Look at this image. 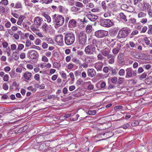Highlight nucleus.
<instances>
[{
	"label": "nucleus",
	"mask_w": 152,
	"mask_h": 152,
	"mask_svg": "<svg viewBox=\"0 0 152 152\" xmlns=\"http://www.w3.org/2000/svg\"><path fill=\"white\" fill-rule=\"evenodd\" d=\"M3 88L4 90H8V86H7V84L5 83H4L3 85Z\"/></svg>",
	"instance_id": "052dcab7"
},
{
	"label": "nucleus",
	"mask_w": 152,
	"mask_h": 152,
	"mask_svg": "<svg viewBox=\"0 0 152 152\" xmlns=\"http://www.w3.org/2000/svg\"><path fill=\"white\" fill-rule=\"evenodd\" d=\"M42 61L44 62H48V59L45 56H43L42 58Z\"/></svg>",
	"instance_id": "13d9d810"
},
{
	"label": "nucleus",
	"mask_w": 152,
	"mask_h": 152,
	"mask_svg": "<svg viewBox=\"0 0 152 152\" xmlns=\"http://www.w3.org/2000/svg\"><path fill=\"white\" fill-rule=\"evenodd\" d=\"M119 15L120 18L124 20L126 22L127 21V20L126 18V16L124 13L121 12L120 14Z\"/></svg>",
	"instance_id": "393cba45"
},
{
	"label": "nucleus",
	"mask_w": 152,
	"mask_h": 152,
	"mask_svg": "<svg viewBox=\"0 0 152 152\" xmlns=\"http://www.w3.org/2000/svg\"><path fill=\"white\" fill-rule=\"evenodd\" d=\"M32 74L28 71L26 72L23 75V77L25 80H30Z\"/></svg>",
	"instance_id": "2eb2a0df"
},
{
	"label": "nucleus",
	"mask_w": 152,
	"mask_h": 152,
	"mask_svg": "<svg viewBox=\"0 0 152 152\" xmlns=\"http://www.w3.org/2000/svg\"><path fill=\"white\" fill-rule=\"evenodd\" d=\"M115 57H113L109 60L108 61V63L109 64H113L114 61H115Z\"/></svg>",
	"instance_id": "a18cd8bd"
},
{
	"label": "nucleus",
	"mask_w": 152,
	"mask_h": 152,
	"mask_svg": "<svg viewBox=\"0 0 152 152\" xmlns=\"http://www.w3.org/2000/svg\"><path fill=\"white\" fill-rule=\"evenodd\" d=\"M41 41L39 39H37L35 40V43L36 45H38L41 43Z\"/></svg>",
	"instance_id": "864d4df0"
},
{
	"label": "nucleus",
	"mask_w": 152,
	"mask_h": 152,
	"mask_svg": "<svg viewBox=\"0 0 152 152\" xmlns=\"http://www.w3.org/2000/svg\"><path fill=\"white\" fill-rule=\"evenodd\" d=\"M125 73V70L123 69H121L118 72L119 75L120 76H123Z\"/></svg>",
	"instance_id": "37998d69"
},
{
	"label": "nucleus",
	"mask_w": 152,
	"mask_h": 152,
	"mask_svg": "<svg viewBox=\"0 0 152 152\" xmlns=\"http://www.w3.org/2000/svg\"><path fill=\"white\" fill-rule=\"evenodd\" d=\"M83 80L81 79L78 80L76 82V84L77 86H79L83 83Z\"/></svg>",
	"instance_id": "09e8293b"
},
{
	"label": "nucleus",
	"mask_w": 152,
	"mask_h": 152,
	"mask_svg": "<svg viewBox=\"0 0 152 152\" xmlns=\"http://www.w3.org/2000/svg\"><path fill=\"white\" fill-rule=\"evenodd\" d=\"M130 126V124L128 123H126L122 126V127L124 129H126L128 128Z\"/></svg>",
	"instance_id": "6e6d98bb"
},
{
	"label": "nucleus",
	"mask_w": 152,
	"mask_h": 152,
	"mask_svg": "<svg viewBox=\"0 0 152 152\" xmlns=\"http://www.w3.org/2000/svg\"><path fill=\"white\" fill-rule=\"evenodd\" d=\"M8 77H9V76L8 75L6 74L3 77V80L5 81H7L8 80Z\"/></svg>",
	"instance_id": "4d7b16f0"
},
{
	"label": "nucleus",
	"mask_w": 152,
	"mask_h": 152,
	"mask_svg": "<svg viewBox=\"0 0 152 152\" xmlns=\"http://www.w3.org/2000/svg\"><path fill=\"white\" fill-rule=\"evenodd\" d=\"M45 40L47 41L48 43H53V39L50 38H46L45 39Z\"/></svg>",
	"instance_id": "ea45409f"
},
{
	"label": "nucleus",
	"mask_w": 152,
	"mask_h": 152,
	"mask_svg": "<svg viewBox=\"0 0 152 152\" xmlns=\"http://www.w3.org/2000/svg\"><path fill=\"white\" fill-rule=\"evenodd\" d=\"M34 79L37 81H39L40 79V76L38 74H36L34 76Z\"/></svg>",
	"instance_id": "5fc2aeb1"
},
{
	"label": "nucleus",
	"mask_w": 152,
	"mask_h": 152,
	"mask_svg": "<svg viewBox=\"0 0 152 152\" xmlns=\"http://www.w3.org/2000/svg\"><path fill=\"white\" fill-rule=\"evenodd\" d=\"M134 10L133 7L130 6H128L126 11L129 12H132Z\"/></svg>",
	"instance_id": "2f4dec72"
},
{
	"label": "nucleus",
	"mask_w": 152,
	"mask_h": 152,
	"mask_svg": "<svg viewBox=\"0 0 152 152\" xmlns=\"http://www.w3.org/2000/svg\"><path fill=\"white\" fill-rule=\"evenodd\" d=\"M11 49L12 50H14L16 49V46L15 44H13L11 45Z\"/></svg>",
	"instance_id": "0e129e2a"
},
{
	"label": "nucleus",
	"mask_w": 152,
	"mask_h": 152,
	"mask_svg": "<svg viewBox=\"0 0 152 152\" xmlns=\"http://www.w3.org/2000/svg\"><path fill=\"white\" fill-rule=\"evenodd\" d=\"M87 74L88 76L92 77L95 76L96 72L94 69H90L87 71Z\"/></svg>",
	"instance_id": "9b49d317"
},
{
	"label": "nucleus",
	"mask_w": 152,
	"mask_h": 152,
	"mask_svg": "<svg viewBox=\"0 0 152 152\" xmlns=\"http://www.w3.org/2000/svg\"><path fill=\"white\" fill-rule=\"evenodd\" d=\"M119 48L118 47L116 48L115 49H113V53L114 54H117L119 52Z\"/></svg>",
	"instance_id": "e433bc0d"
},
{
	"label": "nucleus",
	"mask_w": 152,
	"mask_h": 152,
	"mask_svg": "<svg viewBox=\"0 0 152 152\" xmlns=\"http://www.w3.org/2000/svg\"><path fill=\"white\" fill-rule=\"evenodd\" d=\"M139 124L138 121H135L132 123V125L133 126H137Z\"/></svg>",
	"instance_id": "c03bdc74"
},
{
	"label": "nucleus",
	"mask_w": 152,
	"mask_h": 152,
	"mask_svg": "<svg viewBox=\"0 0 152 152\" xmlns=\"http://www.w3.org/2000/svg\"><path fill=\"white\" fill-rule=\"evenodd\" d=\"M75 39V35L74 34L67 33L64 38L65 43L67 45H70L74 42Z\"/></svg>",
	"instance_id": "f03ea898"
},
{
	"label": "nucleus",
	"mask_w": 152,
	"mask_h": 152,
	"mask_svg": "<svg viewBox=\"0 0 152 152\" xmlns=\"http://www.w3.org/2000/svg\"><path fill=\"white\" fill-rule=\"evenodd\" d=\"M42 15L46 19L48 23H49L50 22L51 19L49 15L45 13H44L42 14Z\"/></svg>",
	"instance_id": "4be33fe9"
},
{
	"label": "nucleus",
	"mask_w": 152,
	"mask_h": 152,
	"mask_svg": "<svg viewBox=\"0 0 152 152\" xmlns=\"http://www.w3.org/2000/svg\"><path fill=\"white\" fill-rule=\"evenodd\" d=\"M72 61L73 62L79 65H81L80 63L79 60L76 58H73L72 59Z\"/></svg>",
	"instance_id": "a878e982"
},
{
	"label": "nucleus",
	"mask_w": 152,
	"mask_h": 152,
	"mask_svg": "<svg viewBox=\"0 0 152 152\" xmlns=\"http://www.w3.org/2000/svg\"><path fill=\"white\" fill-rule=\"evenodd\" d=\"M118 59L121 61V63L122 64L124 61L123 56L122 54H120L118 56Z\"/></svg>",
	"instance_id": "c756f323"
},
{
	"label": "nucleus",
	"mask_w": 152,
	"mask_h": 152,
	"mask_svg": "<svg viewBox=\"0 0 152 152\" xmlns=\"http://www.w3.org/2000/svg\"><path fill=\"white\" fill-rule=\"evenodd\" d=\"M103 55L101 53H99L97 56V58L98 60L102 61L104 58L103 56Z\"/></svg>",
	"instance_id": "bb28decb"
},
{
	"label": "nucleus",
	"mask_w": 152,
	"mask_h": 152,
	"mask_svg": "<svg viewBox=\"0 0 152 152\" xmlns=\"http://www.w3.org/2000/svg\"><path fill=\"white\" fill-rule=\"evenodd\" d=\"M117 32L115 30L112 31L110 33V36L112 37H114L116 36L117 34Z\"/></svg>",
	"instance_id": "c9c22d12"
},
{
	"label": "nucleus",
	"mask_w": 152,
	"mask_h": 152,
	"mask_svg": "<svg viewBox=\"0 0 152 152\" xmlns=\"http://www.w3.org/2000/svg\"><path fill=\"white\" fill-rule=\"evenodd\" d=\"M14 7L17 9L22 8L21 4L20 2H18L16 4Z\"/></svg>",
	"instance_id": "f704fd0d"
},
{
	"label": "nucleus",
	"mask_w": 152,
	"mask_h": 152,
	"mask_svg": "<svg viewBox=\"0 0 152 152\" xmlns=\"http://www.w3.org/2000/svg\"><path fill=\"white\" fill-rule=\"evenodd\" d=\"M147 22V19L146 18H143L140 21V22L143 24Z\"/></svg>",
	"instance_id": "774afa93"
},
{
	"label": "nucleus",
	"mask_w": 152,
	"mask_h": 152,
	"mask_svg": "<svg viewBox=\"0 0 152 152\" xmlns=\"http://www.w3.org/2000/svg\"><path fill=\"white\" fill-rule=\"evenodd\" d=\"M96 48L94 45H89L85 48L84 51L86 54L92 55L96 52Z\"/></svg>",
	"instance_id": "39448f33"
},
{
	"label": "nucleus",
	"mask_w": 152,
	"mask_h": 152,
	"mask_svg": "<svg viewBox=\"0 0 152 152\" xmlns=\"http://www.w3.org/2000/svg\"><path fill=\"white\" fill-rule=\"evenodd\" d=\"M75 6L78 7V8H83V4L79 2H76L75 3Z\"/></svg>",
	"instance_id": "7c9ffc66"
},
{
	"label": "nucleus",
	"mask_w": 152,
	"mask_h": 152,
	"mask_svg": "<svg viewBox=\"0 0 152 152\" xmlns=\"http://www.w3.org/2000/svg\"><path fill=\"white\" fill-rule=\"evenodd\" d=\"M24 47V45L22 44H19L18 47V49L19 50H22Z\"/></svg>",
	"instance_id": "3c124183"
},
{
	"label": "nucleus",
	"mask_w": 152,
	"mask_h": 152,
	"mask_svg": "<svg viewBox=\"0 0 152 152\" xmlns=\"http://www.w3.org/2000/svg\"><path fill=\"white\" fill-rule=\"evenodd\" d=\"M56 14H54L53 16V22L56 24L55 25V27L57 28L59 26L63 25L64 23V18L61 15H59L56 17Z\"/></svg>",
	"instance_id": "f257e3e1"
},
{
	"label": "nucleus",
	"mask_w": 152,
	"mask_h": 152,
	"mask_svg": "<svg viewBox=\"0 0 152 152\" xmlns=\"http://www.w3.org/2000/svg\"><path fill=\"white\" fill-rule=\"evenodd\" d=\"M68 68L69 69H72L73 68L74 65H73L71 64V63H69L68 65Z\"/></svg>",
	"instance_id": "e2e57ef3"
},
{
	"label": "nucleus",
	"mask_w": 152,
	"mask_h": 152,
	"mask_svg": "<svg viewBox=\"0 0 152 152\" xmlns=\"http://www.w3.org/2000/svg\"><path fill=\"white\" fill-rule=\"evenodd\" d=\"M5 26L7 28H9L11 26V23L9 22H7L5 23Z\"/></svg>",
	"instance_id": "680f3d73"
},
{
	"label": "nucleus",
	"mask_w": 152,
	"mask_h": 152,
	"mask_svg": "<svg viewBox=\"0 0 152 152\" xmlns=\"http://www.w3.org/2000/svg\"><path fill=\"white\" fill-rule=\"evenodd\" d=\"M59 7V11L60 12H63V10H64L65 8L62 6H60Z\"/></svg>",
	"instance_id": "69168bd1"
},
{
	"label": "nucleus",
	"mask_w": 152,
	"mask_h": 152,
	"mask_svg": "<svg viewBox=\"0 0 152 152\" xmlns=\"http://www.w3.org/2000/svg\"><path fill=\"white\" fill-rule=\"evenodd\" d=\"M146 14L142 12H140L138 14V16L139 18H142L145 17Z\"/></svg>",
	"instance_id": "b1692460"
},
{
	"label": "nucleus",
	"mask_w": 152,
	"mask_h": 152,
	"mask_svg": "<svg viewBox=\"0 0 152 152\" xmlns=\"http://www.w3.org/2000/svg\"><path fill=\"white\" fill-rule=\"evenodd\" d=\"M69 76L70 78H71L72 79V80H74V74L72 72H71L69 74Z\"/></svg>",
	"instance_id": "338daca9"
},
{
	"label": "nucleus",
	"mask_w": 152,
	"mask_h": 152,
	"mask_svg": "<svg viewBox=\"0 0 152 152\" xmlns=\"http://www.w3.org/2000/svg\"><path fill=\"white\" fill-rule=\"evenodd\" d=\"M76 25V22L74 19H72L69 20V26L71 27H75Z\"/></svg>",
	"instance_id": "6ab92c4d"
},
{
	"label": "nucleus",
	"mask_w": 152,
	"mask_h": 152,
	"mask_svg": "<svg viewBox=\"0 0 152 152\" xmlns=\"http://www.w3.org/2000/svg\"><path fill=\"white\" fill-rule=\"evenodd\" d=\"M79 44L84 46L85 45L86 42V34L83 32H80L78 35Z\"/></svg>",
	"instance_id": "423d86ee"
},
{
	"label": "nucleus",
	"mask_w": 152,
	"mask_h": 152,
	"mask_svg": "<svg viewBox=\"0 0 152 152\" xmlns=\"http://www.w3.org/2000/svg\"><path fill=\"white\" fill-rule=\"evenodd\" d=\"M44 137L43 135H40L37 137L36 139V140L37 143H40L43 141Z\"/></svg>",
	"instance_id": "aec40b11"
},
{
	"label": "nucleus",
	"mask_w": 152,
	"mask_h": 152,
	"mask_svg": "<svg viewBox=\"0 0 152 152\" xmlns=\"http://www.w3.org/2000/svg\"><path fill=\"white\" fill-rule=\"evenodd\" d=\"M102 5L103 8L104 10H105L107 8V7L106 6V2L105 1H103L102 2Z\"/></svg>",
	"instance_id": "de8ad7c7"
},
{
	"label": "nucleus",
	"mask_w": 152,
	"mask_h": 152,
	"mask_svg": "<svg viewBox=\"0 0 152 152\" xmlns=\"http://www.w3.org/2000/svg\"><path fill=\"white\" fill-rule=\"evenodd\" d=\"M110 70L112 72V73L113 74H116L117 73V70L116 69H113L112 67H110Z\"/></svg>",
	"instance_id": "72a5a7b5"
},
{
	"label": "nucleus",
	"mask_w": 152,
	"mask_h": 152,
	"mask_svg": "<svg viewBox=\"0 0 152 152\" xmlns=\"http://www.w3.org/2000/svg\"><path fill=\"white\" fill-rule=\"evenodd\" d=\"M48 26V25L46 23H45L42 26V28L43 30L45 31H47V27Z\"/></svg>",
	"instance_id": "4c0bfd02"
},
{
	"label": "nucleus",
	"mask_w": 152,
	"mask_h": 152,
	"mask_svg": "<svg viewBox=\"0 0 152 152\" xmlns=\"http://www.w3.org/2000/svg\"><path fill=\"white\" fill-rule=\"evenodd\" d=\"M117 78L116 77H114L112 78L111 81L113 83H115L117 81Z\"/></svg>",
	"instance_id": "603ef678"
},
{
	"label": "nucleus",
	"mask_w": 152,
	"mask_h": 152,
	"mask_svg": "<svg viewBox=\"0 0 152 152\" xmlns=\"http://www.w3.org/2000/svg\"><path fill=\"white\" fill-rule=\"evenodd\" d=\"M42 47L44 49H46L48 48V45L46 42H43L42 43Z\"/></svg>",
	"instance_id": "49530a36"
},
{
	"label": "nucleus",
	"mask_w": 152,
	"mask_h": 152,
	"mask_svg": "<svg viewBox=\"0 0 152 152\" xmlns=\"http://www.w3.org/2000/svg\"><path fill=\"white\" fill-rule=\"evenodd\" d=\"M145 82L146 83L148 84H152V77L149 76L145 80Z\"/></svg>",
	"instance_id": "412c9836"
},
{
	"label": "nucleus",
	"mask_w": 152,
	"mask_h": 152,
	"mask_svg": "<svg viewBox=\"0 0 152 152\" xmlns=\"http://www.w3.org/2000/svg\"><path fill=\"white\" fill-rule=\"evenodd\" d=\"M103 63L101 61H98L95 63L94 65L97 71H101L103 65Z\"/></svg>",
	"instance_id": "9d476101"
},
{
	"label": "nucleus",
	"mask_w": 152,
	"mask_h": 152,
	"mask_svg": "<svg viewBox=\"0 0 152 152\" xmlns=\"http://www.w3.org/2000/svg\"><path fill=\"white\" fill-rule=\"evenodd\" d=\"M28 54L30 58L32 59H36L38 56L37 52L35 50L30 51L28 52Z\"/></svg>",
	"instance_id": "6e6552de"
},
{
	"label": "nucleus",
	"mask_w": 152,
	"mask_h": 152,
	"mask_svg": "<svg viewBox=\"0 0 152 152\" xmlns=\"http://www.w3.org/2000/svg\"><path fill=\"white\" fill-rule=\"evenodd\" d=\"M86 32L90 33L92 31V27L91 25H87L86 27Z\"/></svg>",
	"instance_id": "5701e85b"
},
{
	"label": "nucleus",
	"mask_w": 152,
	"mask_h": 152,
	"mask_svg": "<svg viewBox=\"0 0 152 152\" xmlns=\"http://www.w3.org/2000/svg\"><path fill=\"white\" fill-rule=\"evenodd\" d=\"M100 52L103 56H106L110 53V51L108 48H106L104 50H101Z\"/></svg>",
	"instance_id": "f3484780"
},
{
	"label": "nucleus",
	"mask_w": 152,
	"mask_h": 152,
	"mask_svg": "<svg viewBox=\"0 0 152 152\" xmlns=\"http://www.w3.org/2000/svg\"><path fill=\"white\" fill-rule=\"evenodd\" d=\"M34 33H35L37 36L40 37H43L42 34L41 32H39V30H37L36 31H35Z\"/></svg>",
	"instance_id": "58836bf2"
},
{
	"label": "nucleus",
	"mask_w": 152,
	"mask_h": 152,
	"mask_svg": "<svg viewBox=\"0 0 152 152\" xmlns=\"http://www.w3.org/2000/svg\"><path fill=\"white\" fill-rule=\"evenodd\" d=\"M55 41L58 45H63V37L61 35H59L55 38Z\"/></svg>",
	"instance_id": "1a4fd4ad"
},
{
	"label": "nucleus",
	"mask_w": 152,
	"mask_h": 152,
	"mask_svg": "<svg viewBox=\"0 0 152 152\" xmlns=\"http://www.w3.org/2000/svg\"><path fill=\"white\" fill-rule=\"evenodd\" d=\"M86 16L90 20L92 21H95L98 18V17L97 15L90 14H87Z\"/></svg>",
	"instance_id": "4468645a"
},
{
	"label": "nucleus",
	"mask_w": 152,
	"mask_h": 152,
	"mask_svg": "<svg viewBox=\"0 0 152 152\" xmlns=\"http://www.w3.org/2000/svg\"><path fill=\"white\" fill-rule=\"evenodd\" d=\"M141 53L136 52H131V55L135 58L140 59H141L142 57L141 56Z\"/></svg>",
	"instance_id": "f8f14e48"
},
{
	"label": "nucleus",
	"mask_w": 152,
	"mask_h": 152,
	"mask_svg": "<svg viewBox=\"0 0 152 152\" xmlns=\"http://www.w3.org/2000/svg\"><path fill=\"white\" fill-rule=\"evenodd\" d=\"M95 35L98 38H103L106 37L108 35V32L107 31L99 30L96 31L95 32Z\"/></svg>",
	"instance_id": "0eeeda50"
},
{
	"label": "nucleus",
	"mask_w": 152,
	"mask_h": 152,
	"mask_svg": "<svg viewBox=\"0 0 152 152\" xmlns=\"http://www.w3.org/2000/svg\"><path fill=\"white\" fill-rule=\"evenodd\" d=\"M128 7V6H127L126 4H124L121 5V8L122 9L125 10H126Z\"/></svg>",
	"instance_id": "a19ab883"
},
{
	"label": "nucleus",
	"mask_w": 152,
	"mask_h": 152,
	"mask_svg": "<svg viewBox=\"0 0 152 152\" xmlns=\"http://www.w3.org/2000/svg\"><path fill=\"white\" fill-rule=\"evenodd\" d=\"M34 19V24L37 26V27L38 28L41 25L42 21L41 19L38 17H36Z\"/></svg>",
	"instance_id": "dca6fc26"
},
{
	"label": "nucleus",
	"mask_w": 152,
	"mask_h": 152,
	"mask_svg": "<svg viewBox=\"0 0 152 152\" xmlns=\"http://www.w3.org/2000/svg\"><path fill=\"white\" fill-rule=\"evenodd\" d=\"M126 77L130 78L132 77L133 70L131 68H127L126 70Z\"/></svg>",
	"instance_id": "ddd939ff"
},
{
	"label": "nucleus",
	"mask_w": 152,
	"mask_h": 152,
	"mask_svg": "<svg viewBox=\"0 0 152 152\" xmlns=\"http://www.w3.org/2000/svg\"><path fill=\"white\" fill-rule=\"evenodd\" d=\"M80 9L75 6H73L71 8V11L73 12H76L80 10Z\"/></svg>",
	"instance_id": "cd10ccee"
},
{
	"label": "nucleus",
	"mask_w": 152,
	"mask_h": 152,
	"mask_svg": "<svg viewBox=\"0 0 152 152\" xmlns=\"http://www.w3.org/2000/svg\"><path fill=\"white\" fill-rule=\"evenodd\" d=\"M31 41L30 40L28 39L26 41V47H28L30 46V45H31Z\"/></svg>",
	"instance_id": "8fccbe9b"
},
{
	"label": "nucleus",
	"mask_w": 152,
	"mask_h": 152,
	"mask_svg": "<svg viewBox=\"0 0 152 152\" xmlns=\"http://www.w3.org/2000/svg\"><path fill=\"white\" fill-rule=\"evenodd\" d=\"M109 70V68L107 66H105L103 68V71L104 72L106 73L108 72Z\"/></svg>",
	"instance_id": "bf43d9fd"
},
{
	"label": "nucleus",
	"mask_w": 152,
	"mask_h": 152,
	"mask_svg": "<svg viewBox=\"0 0 152 152\" xmlns=\"http://www.w3.org/2000/svg\"><path fill=\"white\" fill-rule=\"evenodd\" d=\"M10 75L11 77L14 78L16 77L17 75L14 71L12 70L10 72Z\"/></svg>",
	"instance_id": "c85d7f7f"
},
{
	"label": "nucleus",
	"mask_w": 152,
	"mask_h": 152,
	"mask_svg": "<svg viewBox=\"0 0 152 152\" xmlns=\"http://www.w3.org/2000/svg\"><path fill=\"white\" fill-rule=\"evenodd\" d=\"M96 113V111L93 110V111L89 110L88 112V114L90 115H94Z\"/></svg>",
	"instance_id": "473e14b6"
},
{
	"label": "nucleus",
	"mask_w": 152,
	"mask_h": 152,
	"mask_svg": "<svg viewBox=\"0 0 152 152\" xmlns=\"http://www.w3.org/2000/svg\"><path fill=\"white\" fill-rule=\"evenodd\" d=\"M94 61V59L91 57L88 56L85 59V61L86 63H90Z\"/></svg>",
	"instance_id": "a211bd4d"
},
{
	"label": "nucleus",
	"mask_w": 152,
	"mask_h": 152,
	"mask_svg": "<svg viewBox=\"0 0 152 152\" xmlns=\"http://www.w3.org/2000/svg\"><path fill=\"white\" fill-rule=\"evenodd\" d=\"M147 76V74L144 72L142 73L139 77L140 80H142V79L146 77Z\"/></svg>",
	"instance_id": "79ce46f5"
},
{
	"label": "nucleus",
	"mask_w": 152,
	"mask_h": 152,
	"mask_svg": "<svg viewBox=\"0 0 152 152\" xmlns=\"http://www.w3.org/2000/svg\"><path fill=\"white\" fill-rule=\"evenodd\" d=\"M130 32L129 28H123L119 31L117 37L119 39L126 37Z\"/></svg>",
	"instance_id": "7ed1b4c3"
},
{
	"label": "nucleus",
	"mask_w": 152,
	"mask_h": 152,
	"mask_svg": "<svg viewBox=\"0 0 152 152\" xmlns=\"http://www.w3.org/2000/svg\"><path fill=\"white\" fill-rule=\"evenodd\" d=\"M100 24L104 27H110L113 26V23L109 19L101 18L100 20Z\"/></svg>",
	"instance_id": "20e7f679"
}]
</instances>
